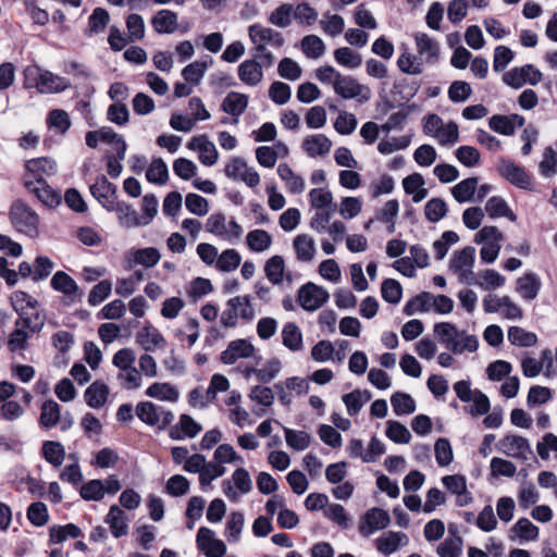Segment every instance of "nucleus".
Returning <instances> with one entry per match:
<instances>
[{
  "instance_id": "nucleus-50",
  "label": "nucleus",
  "mask_w": 557,
  "mask_h": 557,
  "mask_svg": "<svg viewBox=\"0 0 557 557\" xmlns=\"http://www.w3.org/2000/svg\"><path fill=\"white\" fill-rule=\"evenodd\" d=\"M485 211L490 218H508L510 221H516L517 216L509 208L506 200L502 197H491L485 203Z\"/></svg>"
},
{
  "instance_id": "nucleus-45",
  "label": "nucleus",
  "mask_w": 557,
  "mask_h": 557,
  "mask_svg": "<svg viewBox=\"0 0 557 557\" xmlns=\"http://www.w3.org/2000/svg\"><path fill=\"white\" fill-rule=\"evenodd\" d=\"M463 541L457 531L449 528V535L437 546L440 557H460Z\"/></svg>"
},
{
  "instance_id": "nucleus-11",
  "label": "nucleus",
  "mask_w": 557,
  "mask_h": 557,
  "mask_svg": "<svg viewBox=\"0 0 557 557\" xmlns=\"http://www.w3.org/2000/svg\"><path fill=\"white\" fill-rule=\"evenodd\" d=\"M136 416L149 426L160 430L168 428L174 420L172 411L164 409L151 401H140L136 406Z\"/></svg>"
},
{
  "instance_id": "nucleus-22",
  "label": "nucleus",
  "mask_w": 557,
  "mask_h": 557,
  "mask_svg": "<svg viewBox=\"0 0 557 557\" xmlns=\"http://www.w3.org/2000/svg\"><path fill=\"white\" fill-rule=\"evenodd\" d=\"M499 174L512 185L528 189L531 180L525 170L510 160H502L498 164Z\"/></svg>"
},
{
  "instance_id": "nucleus-27",
  "label": "nucleus",
  "mask_w": 557,
  "mask_h": 557,
  "mask_svg": "<svg viewBox=\"0 0 557 557\" xmlns=\"http://www.w3.org/2000/svg\"><path fill=\"white\" fill-rule=\"evenodd\" d=\"M33 194L44 206L53 209L61 203L62 196L57 189H53L48 183H40L37 186L32 182L27 183L25 187Z\"/></svg>"
},
{
  "instance_id": "nucleus-54",
  "label": "nucleus",
  "mask_w": 557,
  "mask_h": 557,
  "mask_svg": "<svg viewBox=\"0 0 557 557\" xmlns=\"http://www.w3.org/2000/svg\"><path fill=\"white\" fill-rule=\"evenodd\" d=\"M245 518L240 511H233L228 515L225 524V537L228 543H237L244 529Z\"/></svg>"
},
{
  "instance_id": "nucleus-35",
  "label": "nucleus",
  "mask_w": 557,
  "mask_h": 557,
  "mask_svg": "<svg viewBox=\"0 0 557 557\" xmlns=\"http://www.w3.org/2000/svg\"><path fill=\"white\" fill-rule=\"evenodd\" d=\"M161 259L159 250L154 247H146L131 250L126 260L132 264H139L146 268L154 267Z\"/></svg>"
},
{
  "instance_id": "nucleus-23",
  "label": "nucleus",
  "mask_w": 557,
  "mask_h": 557,
  "mask_svg": "<svg viewBox=\"0 0 557 557\" xmlns=\"http://www.w3.org/2000/svg\"><path fill=\"white\" fill-rule=\"evenodd\" d=\"M263 64L256 59H247L238 65L237 75L244 85L256 87L263 79Z\"/></svg>"
},
{
  "instance_id": "nucleus-52",
  "label": "nucleus",
  "mask_w": 557,
  "mask_h": 557,
  "mask_svg": "<svg viewBox=\"0 0 557 557\" xmlns=\"http://www.w3.org/2000/svg\"><path fill=\"white\" fill-rule=\"evenodd\" d=\"M41 454L45 460L51 466L60 467L65 458L64 446L57 441H46L42 443Z\"/></svg>"
},
{
  "instance_id": "nucleus-33",
  "label": "nucleus",
  "mask_w": 557,
  "mask_h": 557,
  "mask_svg": "<svg viewBox=\"0 0 557 557\" xmlns=\"http://www.w3.org/2000/svg\"><path fill=\"white\" fill-rule=\"evenodd\" d=\"M110 394L109 386L102 381H95L84 393L86 404L94 409H99L106 405Z\"/></svg>"
},
{
  "instance_id": "nucleus-1",
  "label": "nucleus",
  "mask_w": 557,
  "mask_h": 557,
  "mask_svg": "<svg viewBox=\"0 0 557 557\" xmlns=\"http://www.w3.org/2000/svg\"><path fill=\"white\" fill-rule=\"evenodd\" d=\"M314 75L320 83L332 85L334 92L343 99H354L358 103H364L371 99L369 86L359 83L354 76L342 74L332 65L318 67Z\"/></svg>"
},
{
  "instance_id": "nucleus-42",
  "label": "nucleus",
  "mask_w": 557,
  "mask_h": 557,
  "mask_svg": "<svg viewBox=\"0 0 557 557\" xmlns=\"http://www.w3.org/2000/svg\"><path fill=\"white\" fill-rule=\"evenodd\" d=\"M479 180L476 177H468L460 181L451 189V196L459 203H466L474 200Z\"/></svg>"
},
{
  "instance_id": "nucleus-29",
  "label": "nucleus",
  "mask_w": 557,
  "mask_h": 557,
  "mask_svg": "<svg viewBox=\"0 0 557 557\" xmlns=\"http://www.w3.org/2000/svg\"><path fill=\"white\" fill-rule=\"evenodd\" d=\"M51 287L71 300L81 298L79 287L75 280L63 271H57L50 281Z\"/></svg>"
},
{
  "instance_id": "nucleus-47",
  "label": "nucleus",
  "mask_w": 557,
  "mask_h": 557,
  "mask_svg": "<svg viewBox=\"0 0 557 557\" xmlns=\"http://www.w3.org/2000/svg\"><path fill=\"white\" fill-rule=\"evenodd\" d=\"M283 345L290 351H299L304 348L302 333L294 322H288L282 330Z\"/></svg>"
},
{
  "instance_id": "nucleus-28",
  "label": "nucleus",
  "mask_w": 557,
  "mask_h": 557,
  "mask_svg": "<svg viewBox=\"0 0 557 557\" xmlns=\"http://www.w3.org/2000/svg\"><path fill=\"white\" fill-rule=\"evenodd\" d=\"M301 148L310 158L324 157L330 152L332 141L324 134L308 135L304 138Z\"/></svg>"
},
{
  "instance_id": "nucleus-48",
  "label": "nucleus",
  "mask_w": 557,
  "mask_h": 557,
  "mask_svg": "<svg viewBox=\"0 0 557 557\" xmlns=\"http://www.w3.org/2000/svg\"><path fill=\"white\" fill-rule=\"evenodd\" d=\"M372 395L369 391L355 389L343 396V403L346 406L349 416H356L361 408L371 399Z\"/></svg>"
},
{
  "instance_id": "nucleus-57",
  "label": "nucleus",
  "mask_w": 557,
  "mask_h": 557,
  "mask_svg": "<svg viewBox=\"0 0 557 557\" xmlns=\"http://www.w3.org/2000/svg\"><path fill=\"white\" fill-rule=\"evenodd\" d=\"M391 405L396 416H407L416 411V401L407 393H394L391 397Z\"/></svg>"
},
{
  "instance_id": "nucleus-61",
  "label": "nucleus",
  "mask_w": 557,
  "mask_h": 557,
  "mask_svg": "<svg viewBox=\"0 0 557 557\" xmlns=\"http://www.w3.org/2000/svg\"><path fill=\"white\" fill-rule=\"evenodd\" d=\"M146 178L153 184H165L169 178L166 163L161 158H154L146 171Z\"/></svg>"
},
{
  "instance_id": "nucleus-55",
  "label": "nucleus",
  "mask_w": 557,
  "mask_h": 557,
  "mask_svg": "<svg viewBox=\"0 0 557 557\" xmlns=\"http://www.w3.org/2000/svg\"><path fill=\"white\" fill-rule=\"evenodd\" d=\"M302 53L309 59H320L325 53V44L318 35H306L300 41Z\"/></svg>"
},
{
  "instance_id": "nucleus-24",
  "label": "nucleus",
  "mask_w": 557,
  "mask_h": 557,
  "mask_svg": "<svg viewBox=\"0 0 557 557\" xmlns=\"http://www.w3.org/2000/svg\"><path fill=\"white\" fill-rule=\"evenodd\" d=\"M249 98L247 95L231 91L228 92L221 103V110L233 116V124H238L240 115L248 107Z\"/></svg>"
},
{
  "instance_id": "nucleus-13",
  "label": "nucleus",
  "mask_w": 557,
  "mask_h": 557,
  "mask_svg": "<svg viewBox=\"0 0 557 557\" xmlns=\"http://www.w3.org/2000/svg\"><path fill=\"white\" fill-rule=\"evenodd\" d=\"M330 298L329 292L312 282L304 284L297 295L300 307L306 311H315L320 309Z\"/></svg>"
},
{
  "instance_id": "nucleus-8",
  "label": "nucleus",
  "mask_w": 557,
  "mask_h": 557,
  "mask_svg": "<svg viewBox=\"0 0 557 557\" xmlns=\"http://www.w3.org/2000/svg\"><path fill=\"white\" fill-rule=\"evenodd\" d=\"M475 248L467 246L455 251L449 260V271L458 277V281L465 285L475 283V273L473 271L475 263Z\"/></svg>"
},
{
  "instance_id": "nucleus-17",
  "label": "nucleus",
  "mask_w": 557,
  "mask_h": 557,
  "mask_svg": "<svg viewBox=\"0 0 557 557\" xmlns=\"http://www.w3.org/2000/svg\"><path fill=\"white\" fill-rule=\"evenodd\" d=\"M248 36L251 44H261L272 49H280L283 47L285 40L283 35L261 24H252L248 27Z\"/></svg>"
},
{
  "instance_id": "nucleus-38",
  "label": "nucleus",
  "mask_w": 557,
  "mask_h": 557,
  "mask_svg": "<svg viewBox=\"0 0 557 557\" xmlns=\"http://www.w3.org/2000/svg\"><path fill=\"white\" fill-rule=\"evenodd\" d=\"M541 286V278L534 272H528L517 281V292L525 300L535 299L539 295Z\"/></svg>"
},
{
  "instance_id": "nucleus-12",
  "label": "nucleus",
  "mask_w": 557,
  "mask_h": 557,
  "mask_svg": "<svg viewBox=\"0 0 557 557\" xmlns=\"http://www.w3.org/2000/svg\"><path fill=\"white\" fill-rule=\"evenodd\" d=\"M26 173L24 175V186L32 182L34 185L47 183V178L57 173V163L54 160L41 157L28 160L25 164Z\"/></svg>"
},
{
  "instance_id": "nucleus-64",
  "label": "nucleus",
  "mask_w": 557,
  "mask_h": 557,
  "mask_svg": "<svg viewBox=\"0 0 557 557\" xmlns=\"http://www.w3.org/2000/svg\"><path fill=\"white\" fill-rule=\"evenodd\" d=\"M226 472V468L222 465H219L216 461H207L205 462V467L199 475V484L200 486L207 487L210 486L211 483L223 476Z\"/></svg>"
},
{
  "instance_id": "nucleus-63",
  "label": "nucleus",
  "mask_w": 557,
  "mask_h": 557,
  "mask_svg": "<svg viewBox=\"0 0 557 557\" xmlns=\"http://www.w3.org/2000/svg\"><path fill=\"white\" fill-rule=\"evenodd\" d=\"M294 20L298 25L312 26L318 20V11L308 2L294 5Z\"/></svg>"
},
{
  "instance_id": "nucleus-25",
  "label": "nucleus",
  "mask_w": 557,
  "mask_h": 557,
  "mask_svg": "<svg viewBox=\"0 0 557 557\" xmlns=\"http://www.w3.org/2000/svg\"><path fill=\"white\" fill-rule=\"evenodd\" d=\"M202 430V426L188 414H181L176 424L172 425L169 436L174 441H182L186 437L194 438Z\"/></svg>"
},
{
  "instance_id": "nucleus-43",
  "label": "nucleus",
  "mask_w": 557,
  "mask_h": 557,
  "mask_svg": "<svg viewBox=\"0 0 557 557\" xmlns=\"http://www.w3.org/2000/svg\"><path fill=\"white\" fill-rule=\"evenodd\" d=\"M271 234L261 228H256L247 233L246 244L250 251L261 253L267 251L272 245Z\"/></svg>"
},
{
  "instance_id": "nucleus-2",
  "label": "nucleus",
  "mask_w": 557,
  "mask_h": 557,
  "mask_svg": "<svg viewBox=\"0 0 557 557\" xmlns=\"http://www.w3.org/2000/svg\"><path fill=\"white\" fill-rule=\"evenodd\" d=\"M434 335L442 345L456 355H461L465 351L475 352L479 348V339L475 335L459 331L455 324L449 322L436 323Z\"/></svg>"
},
{
  "instance_id": "nucleus-37",
  "label": "nucleus",
  "mask_w": 557,
  "mask_h": 557,
  "mask_svg": "<svg viewBox=\"0 0 557 557\" xmlns=\"http://www.w3.org/2000/svg\"><path fill=\"white\" fill-rule=\"evenodd\" d=\"M414 41L419 57L428 62H436L440 55V46L437 41L431 38L426 33H417Z\"/></svg>"
},
{
  "instance_id": "nucleus-41",
  "label": "nucleus",
  "mask_w": 557,
  "mask_h": 557,
  "mask_svg": "<svg viewBox=\"0 0 557 557\" xmlns=\"http://www.w3.org/2000/svg\"><path fill=\"white\" fill-rule=\"evenodd\" d=\"M151 25L158 34H173L177 29V14L168 9L160 10L152 17Z\"/></svg>"
},
{
  "instance_id": "nucleus-36",
  "label": "nucleus",
  "mask_w": 557,
  "mask_h": 557,
  "mask_svg": "<svg viewBox=\"0 0 557 557\" xmlns=\"http://www.w3.org/2000/svg\"><path fill=\"white\" fill-rule=\"evenodd\" d=\"M146 396L160 401L176 403L180 398L177 387L168 382L152 383L145 392Z\"/></svg>"
},
{
  "instance_id": "nucleus-21",
  "label": "nucleus",
  "mask_w": 557,
  "mask_h": 557,
  "mask_svg": "<svg viewBox=\"0 0 557 557\" xmlns=\"http://www.w3.org/2000/svg\"><path fill=\"white\" fill-rule=\"evenodd\" d=\"M409 537L401 531H386L374 541L376 550L385 556L396 553L400 547L407 546Z\"/></svg>"
},
{
  "instance_id": "nucleus-26",
  "label": "nucleus",
  "mask_w": 557,
  "mask_h": 557,
  "mask_svg": "<svg viewBox=\"0 0 557 557\" xmlns=\"http://www.w3.org/2000/svg\"><path fill=\"white\" fill-rule=\"evenodd\" d=\"M524 117L519 114L500 115L496 114L490 117L488 125L494 132L510 136L515 133L516 128L522 127Z\"/></svg>"
},
{
  "instance_id": "nucleus-60",
  "label": "nucleus",
  "mask_w": 557,
  "mask_h": 557,
  "mask_svg": "<svg viewBox=\"0 0 557 557\" xmlns=\"http://www.w3.org/2000/svg\"><path fill=\"white\" fill-rule=\"evenodd\" d=\"M505 284V277L493 269H487L480 272L479 276L475 275V283L484 290L496 289Z\"/></svg>"
},
{
  "instance_id": "nucleus-30",
  "label": "nucleus",
  "mask_w": 557,
  "mask_h": 557,
  "mask_svg": "<svg viewBox=\"0 0 557 557\" xmlns=\"http://www.w3.org/2000/svg\"><path fill=\"white\" fill-rule=\"evenodd\" d=\"M136 343L147 352L163 348L166 344L164 336L152 325H146L137 333Z\"/></svg>"
},
{
  "instance_id": "nucleus-34",
  "label": "nucleus",
  "mask_w": 557,
  "mask_h": 557,
  "mask_svg": "<svg viewBox=\"0 0 557 557\" xmlns=\"http://www.w3.org/2000/svg\"><path fill=\"white\" fill-rule=\"evenodd\" d=\"M104 521L115 539H120L128 533L126 515L117 505L110 507Z\"/></svg>"
},
{
  "instance_id": "nucleus-14",
  "label": "nucleus",
  "mask_w": 557,
  "mask_h": 557,
  "mask_svg": "<svg viewBox=\"0 0 557 557\" xmlns=\"http://www.w3.org/2000/svg\"><path fill=\"white\" fill-rule=\"evenodd\" d=\"M389 522L391 518L386 510L373 507L361 516L358 530L361 536L369 537L375 532L386 529Z\"/></svg>"
},
{
  "instance_id": "nucleus-59",
  "label": "nucleus",
  "mask_w": 557,
  "mask_h": 557,
  "mask_svg": "<svg viewBox=\"0 0 557 557\" xmlns=\"http://www.w3.org/2000/svg\"><path fill=\"white\" fill-rule=\"evenodd\" d=\"M320 27L325 35L336 37L343 33L345 28V21L343 16L338 14H331L330 12H326L320 20Z\"/></svg>"
},
{
  "instance_id": "nucleus-10",
  "label": "nucleus",
  "mask_w": 557,
  "mask_h": 557,
  "mask_svg": "<svg viewBox=\"0 0 557 557\" xmlns=\"http://www.w3.org/2000/svg\"><path fill=\"white\" fill-rule=\"evenodd\" d=\"M221 488L231 503H237L253 488L250 473L243 467L236 468L231 478L221 482Z\"/></svg>"
},
{
  "instance_id": "nucleus-49",
  "label": "nucleus",
  "mask_w": 557,
  "mask_h": 557,
  "mask_svg": "<svg viewBox=\"0 0 557 557\" xmlns=\"http://www.w3.org/2000/svg\"><path fill=\"white\" fill-rule=\"evenodd\" d=\"M294 5L292 3H282L274 9L268 16V22L278 28H287L294 20Z\"/></svg>"
},
{
  "instance_id": "nucleus-46",
  "label": "nucleus",
  "mask_w": 557,
  "mask_h": 557,
  "mask_svg": "<svg viewBox=\"0 0 557 557\" xmlns=\"http://www.w3.org/2000/svg\"><path fill=\"white\" fill-rule=\"evenodd\" d=\"M61 419V407L60 405L52 400H46L40 409L39 423L45 429L54 428Z\"/></svg>"
},
{
  "instance_id": "nucleus-3",
  "label": "nucleus",
  "mask_w": 557,
  "mask_h": 557,
  "mask_svg": "<svg viewBox=\"0 0 557 557\" xmlns=\"http://www.w3.org/2000/svg\"><path fill=\"white\" fill-rule=\"evenodd\" d=\"M11 305L18 314L14 325H32L33 332H40L45 315L38 310L39 302L26 292L16 290L11 296Z\"/></svg>"
},
{
  "instance_id": "nucleus-9",
  "label": "nucleus",
  "mask_w": 557,
  "mask_h": 557,
  "mask_svg": "<svg viewBox=\"0 0 557 557\" xmlns=\"http://www.w3.org/2000/svg\"><path fill=\"white\" fill-rule=\"evenodd\" d=\"M205 230L230 244L239 240L244 233V228L234 218L227 221L225 214L221 212L209 215L205 223Z\"/></svg>"
},
{
  "instance_id": "nucleus-40",
  "label": "nucleus",
  "mask_w": 557,
  "mask_h": 557,
  "mask_svg": "<svg viewBox=\"0 0 557 557\" xmlns=\"http://www.w3.org/2000/svg\"><path fill=\"white\" fill-rule=\"evenodd\" d=\"M110 14L101 7H97L92 10L88 17L87 27L84 30L86 37H92L103 33L109 25Z\"/></svg>"
},
{
  "instance_id": "nucleus-19",
  "label": "nucleus",
  "mask_w": 557,
  "mask_h": 557,
  "mask_svg": "<svg viewBox=\"0 0 557 557\" xmlns=\"http://www.w3.org/2000/svg\"><path fill=\"white\" fill-rule=\"evenodd\" d=\"M91 195L101 203L108 211L113 208L117 201L116 186L108 181L104 175L96 178L95 183L90 185Z\"/></svg>"
},
{
  "instance_id": "nucleus-56",
  "label": "nucleus",
  "mask_w": 557,
  "mask_h": 557,
  "mask_svg": "<svg viewBox=\"0 0 557 557\" xmlns=\"http://www.w3.org/2000/svg\"><path fill=\"white\" fill-rule=\"evenodd\" d=\"M510 532L513 533L521 542L535 541L539 537L540 530L528 518H520L511 527Z\"/></svg>"
},
{
  "instance_id": "nucleus-16",
  "label": "nucleus",
  "mask_w": 557,
  "mask_h": 557,
  "mask_svg": "<svg viewBox=\"0 0 557 557\" xmlns=\"http://www.w3.org/2000/svg\"><path fill=\"white\" fill-rule=\"evenodd\" d=\"M541 79V72L531 64H525L521 67H513L503 76L504 83L513 88H520L525 83L536 85Z\"/></svg>"
},
{
  "instance_id": "nucleus-44",
  "label": "nucleus",
  "mask_w": 557,
  "mask_h": 557,
  "mask_svg": "<svg viewBox=\"0 0 557 557\" xmlns=\"http://www.w3.org/2000/svg\"><path fill=\"white\" fill-rule=\"evenodd\" d=\"M35 333L32 331V325H15L8 339V349L11 352L25 350L28 346V339Z\"/></svg>"
},
{
  "instance_id": "nucleus-18",
  "label": "nucleus",
  "mask_w": 557,
  "mask_h": 557,
  "mask_svg": "<svg viewBox=\"0 0 557 557\" xmlns=\"http://www.w3.org/2000/svg\"><path fill=\"white\" fill-rule=\"evenodd\" d=\"M256 352L255 346L244 338L235 339L228 343L225 350L221 352L220 359L225 364H234L239 359H248Z\"/></svg>"
},
{
  "instance_id": "nucleus-62",
  "label": "nucleus",
  "mask_w": 557,
  "mask_h": 557,
  "mask_svg": "<svg viewBox=\"0 0 557 557\" xmlns=\"http://www.w3.org/2000/svg\"><path fill=\"white\" fill-rule=\"evenodd\" d=\"M448 206L442 198H431L424 206V215L429 222L436 223L446 216Z\"/></svg>"
},
{
  "instance_id": "nucleus-31",
  "label": "nucleus",
  "mask_w": 557,
  "mask_h": 557,
  "mask_svg": "<svg viewBox=\"0 0 557 557\" xmlns=\"http://www.w3.org/2000/svg\"><path fill=\"white\" fill-rule=\"evenodd\" d=\"M109 211L116 212L120 224L126 228L146 226V221L141 219V215L126 202L117 200Z\"/></svg>"
},
{
  "instance_id": "nucleus-53",
  "label": "nucleus",
  "mask_w": 557,
  "mask_h": 557,
  "mask_svg": "<svg viewBox=\"0 0 557 557\" xmlns=\"http://www.w3.org/2000/svg\"><path fill=\"white\" fill-rule=\"evenodd\" d=\"M508 341L517 347H532L537 343V336L521 326H510L507 333Z\"/></svg>"
},
{
  "instance_id": "nucleus-5",
  "label": "nucleus",
  "mask_w": 557,
  "mask_h": 557,
  "mask_svg": "<svg viewBox=\"0 0 557 557\" xmlns=\"http://www.w3.org/2000/svg\"><path fill=\"white\" fill-rule=\"evenodd\" d=\"M423 133L434 138L443 147H451L459 141V127L454 121L444 123L443 119L429 113L422 119Z\"/></svg>"
},
{
  "instance_id": "nucleus-58",
  "label": "nucleus",
  "mask_w": 557,
  "mask_h": 557,
  "mask_svg": "<svg viewBox=\"0 0 557 557\" xmlns=\"http://www.w3.org/2000/svg\"><path fill=\"white\" fill-rule=\"evenodd\" d=\"M334 60L341 66L355 70L362 64V57L360 53L354 51L348 47H342L334 51Z\"/></svg>"
},
{
  "instance_id": "nucleus-7",
  "label": "nucleus",
  "mask_w": 557,
  "mask_h": 557,
  "mask_svg": "<svg viewBox=\"0 0 557 557\" xmlns=\"http://www.w3.org/2000/svg\"><path fill=\"white\" fill-rule=\"evenodd\" d=\"M25 76L27 81H34V87L39 94H59L71 87L67 78L37 65L28 66Z\"/></svg>"
},
{
  "instance_id": "nucleus-4",
  "label": "nucleus",
  "mask_w": 557,
  "mask_h": 557,
  "mask_svg": "<svg viewBox=\"0 0 557 557\" xmlns=\"http://www.w3.org/2000/svg\"><path fill=\"white\" fill-rule=\"evenodd\" d=\"M13 228L32 239L40 234V218L38 213L25 201L17 199L12 202L9 211Z\"/></svg>"
},
{
  "instance_id": "nucleus-15",
  "label": "nucleus",
  "mask_w": 557,
  "mask_h": 557,
  "mask_svg": "<svg viewBox=\"0 0 557 557\" xmlns=\"http://www.w3.org/2000/svg\"><path fill=\"white\" fill-rule=\"evenodd\" d=\"M499 453L513 459L528 460L532 455L529 441L520 435L508 434L497 443Z\"/></svg>"
},
{
  "instance_id": "nucleus-51",
  "label": "nucleus",
  "mask_w": 557,
  "mask_h": 557,
  "mask_svg": "<svg viewBox=\"0 0 557 557\" xmlns=\"http://www.w3.org/2000/svg\"><path fill=\"white\" fill-rule=\"evenodd\" d=\"M264 274L273 285L281 284L285 275L284 258L278 255L269 258L264 264Z\"/></svg>"
},
{
  "instance_id": "nucleus-32",
  "label": "nucleus",
  "mask_w": 557,
  "mask_h": 557,
  "mask_svg": "<svg viewBox=\"0 0 557 557\" xmlns=\"http://www.w3.org/2000/svg\"><path fill=\"white\" fill-rule=\"evenodd\" d=\"M293 249L296 259L300 262H311L317 255L315 240L309 234H298L293 239Z\"/></svg>"
},
{
  "instance_id": "nucleus-6",
  "label": "nucleus",
  "mask_w": 557,
  "mask_h": 557,
  "mask_svg": "<svg viewBox=\"0 0 557 557\" xmlns=\"http://www.w3.org/2000/svg\"><path fill=\"white\" fill-rule=\"evenodd\" d=\"M256 317L255 308L248 295L230 298L220 315L221 324L226 329H234L238 321L251 322Z\"/></svg>"
},
{
  "instance_id": "nucleus-20",
  "label": "nucleus",
  "mask_w": 557,
  "mask_h": 557,
  "mask_svg": "<svg viewBox=\"0 0 557 557\" xmlns=\"http://www.w3.org/2000/svg\"><path fill=\"white\" fill-rule=\"evenodd\" d=\"M187 148L197 151L199 161L206 166H212L218 161V150L207 135L193 137L187 144Z\"/></svg>"
},
{
  "instance_id": "nucleus-39",
  "label": "nucleus",
  "mask_w": 557,
  "mask_h": 557,
  "mask_svg": "<svg viewBox=\"0 0 557 557\" xmlns=\"http://www.w3.org/2000/svg\"><path fill=\"white\" fill-rule=\"evenodd\" d=\"M277 175L285 183L288 193L298 195L305 190L306 184L304 177L296 174L287 163L278 164Z\"/></svg>"
}]
</instances>
